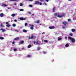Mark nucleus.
<instances>
[{"label": "nucleus", "mask_w": 76, "mask_h": 76, "mask_svg": "<svg viewBox=\"0 0 76 76\" xmlns=\"http://www.w3.org/2000/svg\"><path fill=\"white\" fill-rule=\"evenodd\" d=\"M68 38L69 39H70V40H71L72 42L73 43H74L75 42V41H76V40H75V39H73V38L70 37H69Z\"/></svg>", "instance_id": "nucleus-1"}, {"label": "nucleus", "mask_w": 76, "mask_h": 76, "mask_svg": "<svg viewBox=\"0 0 76 76\" xmlns=\"http://www.w3.org/2000/svg\"><path fill=\"white\" fill-rule=\"evenodd\" d=\"M55 16H57L58 18H62V17L63 16V15H59V14H58V13H56L55 14Z\"/></svg>", "instance_id": "nucleus-2"}, {"label": "nucleus", "mask_w": 76, "mask_h": 76, "mask_svg": "<svg viewBox=\"0 0 76 76\" xmlns=\"http://www.w3.org/2000/svg\"><path fill=\"white\" fill-rule=\"evenodd\" d=\"M35 4H39L40 5H42V3L38 1H36L35 2Z\"/></svg>", "instance_id": "nucleus-3"}, {"label": "nucleus", "mask_w": 76, "mask_h": 76, "mask_svg": "<svg viewBox=\"0 0 76 76\" xmlns=\"http://www.w3.org/2000/svg\"><path fill=\"white\" fill-rule=\"evenodd\" d=\"M29 26H31V27L30 28L32 30L34 29V27H34V25L29 24Z\"/></svg>", "instance_id": "nucleus-4"}, {"label": "nucleus", "mask_w": 76, "mask_h": 76, "mask_svg": "<svg viewBox=\"0 0 76 76\" xmlns=\"http://www.w3.org/2000/svg\"><path fill=\"white\" fill-rule=\"evenodd\" d=\"M17 15H18V14L14 13L11 15V16H12V17H15V16H17Z\"/></svg>", "instance_id": "nucleus-5"}, {"label": "nucleus", "mask_w": 76, "mask_h": 76, "mask_svg": "<svg viewBox=\"0 0 76 76\" xmlns=\"http://www.w3.org/2000/svg\"><path fill=\"white\" fill-rule=\"evenodd\" d=\"M0 16L1 18H2L4 17V14L3 13H1L0 14Z\"/></svg>", "instance_id": "nucleus-6"}, {"label": "nucleus", "mask_w": 76, "mask_h": 76, "mask_svg": "<svg viewBox=\"0 0 76 76\" xmlns=\"http://www.w3.org/2000/svg\"><path fill=\"white\" fill-rule=\"evenodd\" d=\"M0 31H2V32H5V31H6V30H5V29H3V28H1L0 29Z\"/></svg>", "instance_id": "nucleus-7"}, {"label": "nucleus", "mask_w": 76, "mask_h": 76, "mask_svg": "<svg viewBox=\"0 0 76 76\" xmlns=\"http://www.w3.org/2000/svg\"><path fill=\"white\" fill-rule=\"evenodd\" d=\"M20 19L21 20H26V18H20Z\"/></svg>", "instance_id": "nucleus-8"}, {"label": "nucleus", "mask_w": 76, "mask_h": 76, "mask_svg": "<svg viewBox=\"0 0 76 76\" xmlns=\"http://www.w3.org/2000/svg\"><path fill=\"white\" fill-rule=\"evenodd\" d=\"M54 27L53 26H50L49 27V29H54Z\"/></svg>", "instance_id": "nucleus-9"}, {"label": "nucleus", "mask_w": 76, "mask_h": 76, "mask_svg": "<svg viewBox=\"0 0 76 76\" xmlns=\"http://www.w3.org/2000/svg\"><path fill=\"white\" fill-rule=\"evenodd\" d=\"M44 42H46V43H47V42H50V41H48L47 40H44Z\"/></svg>", "instance_id": "nucleus-10"}, {"label": "nucleus", "mask_w": 76, "mask_h": 76, "mask_svg": "<svg viewBox=\"0 0 76 76\" xmlns=\"http://www.w3.org/2000/svg\"><path fill=\"white\" fill-rule=\"evenodd\" d=\"M63 23V24H64V25H65V26H66V24L67 23L66 22H64Z\"/></svg>", "instance_id": "nucleus-11"}, {"label": "nucleus", "mask_w": 76, "mask_h": 76, "mask_svg": "<svg viewBox=\"0 0 76 76\" xmlns=\"http://www.w3.org/2000/svg\"><path fill=\"white\" fill-rule=\"evenodd\" d=\"M34 44H38V41L37 42H34Z\"/></svg>", "instance_id": "nucleus-12"}, {"label": "nucleus", "mask_w": 76, "mask_h": 76, "mask_svg": "<svg viewBox=\"0 0 76 76\" xmlns=\"http://www.w3.org/2000/svg\"><path fill=\"white\" fill-rule=\"evenodd\" d=\"M2 6H3V7H6V6H7V5L6 4H3L2 5Z\"/></svg>", "instance_id": "nucleus-13"}, {"label": "nucleus", "mask_w": 76, "mask_h": 76, "mask_svg": "<svg viewBox=\"0 0 76 76\" xmlns=\"http://www.w3.org/2000/svg\"><path fill=\"white\" fill-rule=\"evenodd\" d=\"M69 46V45L68 44V43H67L65 45V47H68Z\"/></svg>", "instance_id": "nucleus-14"}, {"label": "nucleus", "mask_w": 76, "mask_h": 76, "mask_svg": "<svg viewBox=\"0 0 76 76\" xmlns=\"http://www.w3.org/2000/svg\"><path fill=\"white\" fill-rule=\"evenodd\" d=\"M24 43V41H22L20 42L19 43V44H23V43Z\"/></svg>", "instance_id": "nucleus-15"}, {"label": "nucleus", "mask_w": 76, "mask_h": 76, "mask_svg": "<svg viewBox=\"0 0 76 76\" xmlns=\"http://www.w3.org/2000/svg\"><path fill=\"white\" fill-rule=\"evenodd\" d=\"M58 41H60V40H61V39H62V38L59 37H58Z\"/></svg>", "instance_id": "nucleus-16"}, {"label": "nucleus", "mask_w": 76, "mask_h": 76, "mask_svg": "<svg viewBox=\"0 0 76 76\" xmlns=\"http://www.w3.org/2000/svg\"><path fill=\"white\" fill-rule=\"evenodd\" d=\"M31 45H30L28 46L27 47L28 48H31Z\"/></svg>", "instance_id": "nucleus-17"}, {"label": "nucleus", "mask_w": 76, "mask_h": 76, "mask_svg": "<svg viewBox=\"0 0 76 76\" xmlns=\"http://www.w3.org/2000/svg\"><path fill=\"white\" fill-rule=\"evenodd\" d=\"M19 39V37H17L14 39V40H18Z\"/></svg>", "instance_id": "nucleus-18"}, {"label": "nucleus", "mask_w": 76, "mask_h": 76, "mask_svg": "<svg viewBox=\"0 0 76 76\" xmlns=\"http://www.w3.org/2000/svg\"><path fill=\"white\" fill-rule=\"evenodd\" d=\"M11 25L10 24H7L6 25V26L7 27H10V26H11Z\"/></svg>", "instance_id": "nucleus-19"}, {"label": "nucleus", "mask_w": 76, "mask_h": 76, "mask_svg": "<svg viewBox=\"0 0 76 76\" xmlns=\"http://www.w3.org/2000/svg\"><path fill=\"white\" fill-rule=\"evenodd\" d=\"M31 39H33V38H35V37H34L33 36H31Z\"/></svg>", "instance_id": "nucleus-20"}, {"label": "nucleus", "mask_w": 76, "mask_h": 76, "mask_svg": "<svg viewBox=\"0 0 76 76\" xmlns=\"http://www.w3.org/2000/svg\"><path fill=\"white\" fill-rule=\"evenodd\" d=\"M72 32H75V29H72Z\"/></svg>", "instance_id": "nucleus-21"}, {"label": "nucleus", "mask_w": 76, "mask_h": 76, "mask_svg": "<svg viewBox=\"0 0 76 76\" xmlns=\"http://www.w3.org/2000/svg\"><path fill=\"white\" fill-rule=\"evenodd\" d=\"M19 10H20V11H21V12H23V11H24V10L23 9H20Z\"/></svg>", "instance_id": "nucleus-22"}, {"label": "nucleus", "mask_w": 76, "mask_h": 76, "mask_svg": "<svg viewBox=\"0 0 76 76\" xmlns=\"http://www.w3.org/2000/svg\"><path fill=\"white\" fill-rule=\"evenodd\" d=\"M0 39H4V38L3 37H0Z\"/></svg>", "instance_id": "nucleus-23"}, {"label": "nucleus", "mask_w": 76, "mask_h": 76, "mask_svg": "<svg viewBox=\"0 0 76 76\" xmlns=\"http://www.w3.org/2000/svg\"><path fill=\"white\" fill-rule=\"evenodd\" d=\"M23 32H27V31H26V30H25V29H23Z\"/></svg>", "instance_id": "nucleus-24"}, {"label": "nucleus", "mask_w": 76, "mask_h": 76, "mask_svg": "<svg viewBox=\"0 0 76 76\" xmlns=\"http://www.w3.org/2000/svg\"><path fill=\"white\" fill-rule=\"evenodd\" d=\"M35 23H39V21H37L36 22H35Z\"/></svg>", "instance_id": "nucleus-25"}, {"label": "nucleus", "mask_w": 76, "mask_h": 76, "mask_svg": "<svg viewBox=\"0 0 76 76\" xmlns=\"http://www.w3.org/2000/svg\"><path fill=\"white\" fill-rule=\"evenodd\" d=\"M12 26L14 27H15V26H16V24H12Z\"/></svg>", "instance_id": "nucleus-26"}, {"label": "nucleus", "mask_w": 76, "mask_h": 76, "mask_svg": "<svg viewBox=\"0 0 76 76\" xmlns=\"http://www.w3.org/2000/svg\"><path fill=\"white\" fill-rule=\"evenodd\" d=\"M37 50H41V47H38L37 48Z\"/></svg>", "instance_id": "nucleus-27"}, {"label": "nucleus", "mask_w": 76, "mask_h": 76, "mask_svg": "<svg viewBox=\"0 0 76 76\" xmlns=\"http://www.w3.org/2000/svg\"><path fill=\"white\" fill-rule=\"evenodd\" d=\"M20 6H23V4L22 3H20Z\"/></svg>", "instance_id": "nucleus-28"}, {"label": "nucleus", "mask_w": 76, "mask_h": 76, "mask_svg": "<svg viewBox=\"0 0 76 76\" xmlns=\"http://www.w3.org/2000/svg\"><path fill=\"white\" fill-rule=\"evenodd\" d=\"M18 50H17V49H14V51H17Z\"/></svg>", "instance_id": "nucleus-29"}, {"label": "nucleus", "mask_w": 76, "mask_h": 76, "mask_svg": "<svg viewBox=\"0 0 76 76\" xmlns=\"http://www.w3.org/2000/svg\"><path fill=\"white\" fill-rule=\"evenodd\" d=\"M27 13H28V14H30V15H31V12H27Z\"/></svg>", "instance_id": "nucleus-30"}, {"label": "nucleus", "mask_w": 76, "mask_h": 76, "mask_svg": "<svg viewBox=\"0 0 76 76\" xmlns=\"http://www.w3.org/2000/svg\"><path fill=\"white\" fill-rule=\"evenodd\" d=\"M28 24L27 23H25V26H28Z\"/></svg>", "instance_id": "nucleus-31"}, {"label": "nucleus", "mask_w": 76, "mask_h": 76, "mask_svg": "<svg viewBox=\"0 0 76 76\" xmlns=\"http://www.w3.org/2000/svg\"><path fill=\"white\" fill-rule=\"evenodd\" d=\"M15 32H19V30H15Z\"/></svg>", "instance_id": "nucleus-32"}, {"label": "nucleus", "mask_w": 76, "mask_h": 76, "mask_svg": "<svg viewBox=\"0 0 76 76\" xmlns=\"http://www.w3.org/2000/svg\"><path fill=\"white\" fill-rule=\"evenodd\" d=\"M31 57V55H28L27 56L28 57Z\"/></svg>", "instance_id": "nucleus-33"}, {"label": "nucleus", "mask_w": 76, "mask_h": 76, "mask_svg": "<svg viewBox=\"0 0 76 76\" xmlns=\"http://www.w3.org/2000/svg\"><path fill=\"white\" fill-rule=\"evenodd\" d=\"M29 6L30 7H32V5H29Z\"/></svg>", "instance_id": "nucleus-34"}, {"label": "nucleus", "mask_w": 76, "mask_h": 76, "mask_svg": "<svg viewBox=\"0 0 76 76\" xmlns=\"http://www.w3.org/2000/svg\"><path fill=\"white\" fill-rule=\"evenodd\" d=\"M69 35H70L71 36H73V34H72V33L69 34Z\"/></svg>", "instance_id": "nucleus-35"}, {"label": "nucleus", "mask_w": 76, "mask_h": 76, "mask_svg": "<svg viewBox=\"0 0 76 76\" xmlns=\"http://www.w3.org/2000/svg\"><path fill=\"white\" fill-rule=\"evenodd\" d=\"M54 10H55V8H54L53 9V12H54Z\"/></svg>", "instance_id": "nucleus-36"}, {"label": "nucleus", "mask_w": 76, "mask_h": 76, "mask_svg": "<svg viewBox=\"0 0 76 76\" xmlns=\"http://www.w3.org/2000/svg\"><path fill=\"white\" fill-rule=\"evenodd\" d=\"M44 4L45 5V6H47V3H44Z\"/></svg>", "instance_id": "nucleus-37"}, {"label": "nucleus", "mask_w": 76, "mask_h": 76, "mask_svg": "<svg viewBox=\"0 0 76 76\" xmlns=\"http://www.w3.org/2000/svg\"><path fill=\"white\" fill-rule=\"evenodd\" d=\"M28 38H29V39H32L31 38V37H28Z\"/></svg>", "instance_id": "nucleus-38"}, {"label": "nucleus", "mask_w": 76, "mask_h": 76, "mask_svg": "<svg viewBox=\"0 0 76 76\" xmlns=\"http://www.w3.org/2000/svg\"><path fill=\"white\" fill-rule=\"evenodd\" d=\"M43 53H44V54H46V53H47V52H43Z\"/></svg>", "instance_id": "nucleus-39"}, {"label": "nucleus", "mask_w": 76, "mask_h": 76, "mask_svg": "<svg viewBox=\"0 0 76 76\" xmlns=\"http://www.w3.org/2000/svg\"><path fill=\"white\" fill-rule=\"evenodd\" d=\"M1 26H3V27L4 26L3 25L2 23H1Z\"/></svg>", "instance_id": "nucleus-40"}, {"label": "nucleus", "mask_w": 76, "mask_h": 76, "mask_svg": "<svg viewBox=\"0 0 76 76\" xmlns=\"http://www.w3.org/2000/svg\"><path fill=\"white\" fill-rule=\"evenodd\" d=\"M68 22H69L70 21V19H68Z\"/></svg>", "instance_id": "nucleus-41"}, {"label": "nucleus", "mask_w": 76, "mask_h": 76, "mask_svg": "<svg viewBox=\"0 0 76 76\" xmlns=\"http://www.w3.org/2000/svg\"><path fill=\"white\" fill-rule=\"evenodd\" d=\"M55 35H58V34L57 33H55Z\"/></svg>", "instance_id": "nucleus-42"}, {"label": "nucleus", "mask_w": 76, "mask_h": 76, "mask_svg": "<svg viewBox=\"0 0 76 76\" xmlns=\"http://www.w3.org/2000/svg\"><path fill=\"white\" fill-rule=\"evenodd\" d=\"M6 25H7V24H9V22H7L6 23Z\"/></svg>", "instance_id": "nucleus-43"}, {"label": "nucleus", "mask_w": 76, "mask_h": 76, "mask_svg": "<svg viewBox=\"0 0 76 76\" xmlns=\"http://www.w3.org/2000/svg\"><path fill=\"white\" fill-rule=\"evenodd\" d=\"M29 1H33V0H29Z\"/></svg>", "instance_id": "nucleus-44"}, {"label": "nucleus", "mask_w": 76, "mask_h": 76, "mask_svg": "<svg viewBox=\"0 0 76 76\" xmlns=\"http://www.w3.org/2000/svg\"><path fill=\"white\" fill-rule=\"evenodd\" d=\"M12 44H15V42H12Z\"/></svg>", "instance_id": "nucleus-45"}, {"label": "nucleus", "mask_w": 76, "mask_h": 76, "mask_svg": "<svg viewBox=\"0 0 76 76\" xmlns=\"http://www.w3.org/2000/svg\"><path fill=\"white\" fill-rule=\"evenodd\" d=\"M10 1H16L17 0H10Z\"/></svg>", "instance_id": "nucleus-46"}, {"label": "nucleus", "mask_w": 76, "mask_h": 76, "mask_svg": "<svg viewBox=\"0 0 76 76\" xmlns=\"http://www.w3.org/2000/svg\"><path fill=\"white\" fill-rule=\"evenodd\" d=\"M14 22H17V20H14Z\"/></svg>", "instance_id": "nucleus-47"}, {"label": "nucleus", "mask_w": 76, "mask_h": 76, "mask_svg": "<svg viewBox=\"0 0 76 76\" xmlns=\"http://www.w3.org/2000/svg\"><path fill=\"white\" fill-rule=\"evenodd\" d=\"M43 1H44V0H40V1H41V2H42Z\"/></svg>", "instance_id": "nucleus-48"}, {"label": "nucleus", "mask_w": 76, "mask_h": 76, "mask_svg": "<svg viewBox=\"0 0 76 76\" xmlns=\"http://www.w3.org/2000/svg\"><path fill=\"white\" fill-rule=\"evenodd\" d=\"M63 29H64V28H65V26H63Z\"/></svg>", "instance_id": "nucleus-49"}, {"label": "nucleus", "mask_w": 76, "mask_h": 76, "mask_svg": "<svg viewBox=\"0 0 76 76\" xmlns=\"http://www.w3.org/2000/svg\"><path fill=\"white\" fill-rule=\"evenodd\" d=\"M42 34H45V32H43L42 33Z\"/></svg>", "instance_id": "nucleus-50"}, {"label": "nucleus", "mask_w": 76, "mask_h": 76, "mask_svg": "<svg viewBox=\"0 0 76 76\" xmlns=\"http://www.w3.org/2000/svg\"><path fill=\"white\" fill-rule=\"evenodd\" d=\"M48 0H46V1H47V2H48Z\"/></svg>", "instance_id": "nucleus-51"}, {"label": "nucleus", "mask_w": 76, "mask_h": 76, "mask_svg": "<svg viewBox=\"0 0 76 76\" xmlns=\"http://www.w3.org/2000/svg\"><path fill=\"white\" fill-rule=\"evenodd\" d=\"M65 39H67V37H65Z\"/></svg>", "instance_id": "nucleus-52"}, {"label": "nucleus", "mask_w": 76, "mask_h": 76, "mask_svg": "<svg viewBox=\"0 0 76 76\" xmlns=\"http://www.w3.org/2000/svg\"><path fill=\"white\" fill-rule=\"evenodd\" d=\"M14 5H16V3H15L14 4Z\"/></svg>", "instance_id": "nucleus-53"}, {"label": "nucleus", "mask_w": 76, "mask_h": 76, "mask_svg": "<svg viewBox=\"0 0 76 76\" xmlns=\"http://www.w3.org/2000/svg\"><path fill=\"white\" fill-rule=\"evenodd\" d=\"M32 15H33V16H34V14H32Z\"/></svg>", "instance_id": "nucleus-54"}, {"label": "nucleus", "mask_w": 76, "mask_h": 76, "mask_svg": "<svg viewBox=\"0 0 76 76\" xmlns=\"http://www.w3.org/2000/svg\"><path fill=\"white\" fill-rule=\"evenodd\" d=\"M22 49L23 50V49H24V48H22Z\"/></svg>", "instance_id": "nucleus-55"}, {"label": "nucleus", "mask_w": 76, "mask_h": 76, "mask_svg": "<svg viewBox=\"0 0 76 76\" xmlns=\"http://www.w3.org/2000/svg\"><path fill=\"white\" fill-rule=\"evenodd\" d=\"M72 0H69L68 1H72Z\"/></svg>", "instance_id": "nucleus-56"}, {"label": "nucleus", "mask_w": 76, "mask_h": 76, "mask_svg": "<svg viewBox=\"0 0 76 76\" xmlns=\"http://www.w3.org/2000/svg\"><path fill=\"white\" fill-rule=\"evenodd\" d=\"M8 8L9 9H10V8Z\"/></svg>", "instance_id": "nucleus-57"}, {"label": "nucleus", "mask_w": 76, "mask_h": 76, "mask_svg": "<svg viewBox=\"0 0 76 76\" xmlns=\"http://www.w3.org/2000/svg\"><path fill=\"white\" fill-rule=\"evenodd\" d=\"M73 20H75V19H73Z\"/></svg>", "instance_id": "nucleus-58"}, {"label": "nucleus", "mask_w": 76, "mask_h": 76, "mask_svg": "<svg viewBox=\"0 0 76 76\" xmlns=\"http://www.w3.org/2000/svg\"><path fill=\"white\" fill-rule=\"evenodd\" d=\"M75 20H76V18H75Z\"/></svg>", "instance_id": "nucleus-59"}, {"label": "nucleus", "mask_w": 76, "mask_h": 76, "mask_svg": "<svg viewBox=\"0 0 76 76\" xmlns=\"http://www.w3.org/2000/svg\"><path fill=\"white\" fill-rule=\"evenodd\" d=\"M75 10H76V8L75 9Z\"/></svg>", "instance_id": "nucleus-60"}]
</instances>
